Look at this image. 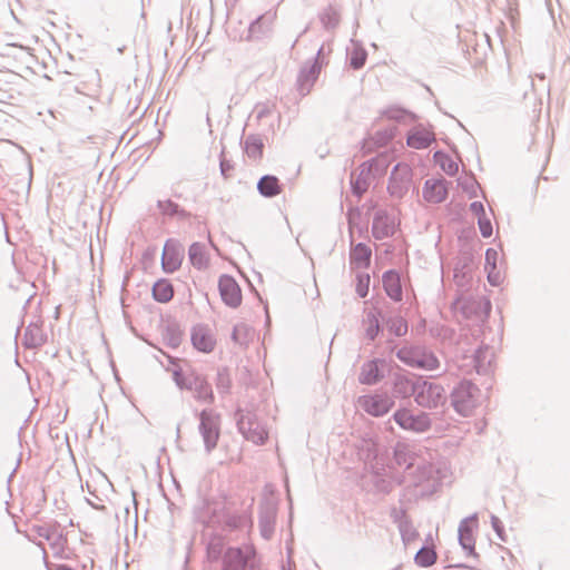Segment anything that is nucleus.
I'll use <instances>...</instances> for the list:
<instances>
[{
  "label": "nucleus",
  "mask_w": 570,
  "mask_h": 570,
  "mask_svg": "<svg viewBox=\"0 0 570 570\" xmlns=\"http://www.w3.org/2000/svg\"><path fill=\"white\" fill-rule=\"evenodd\" d=\"M191 343L196 350L203 353H210L215 347L216 341L208 327L196 325L191 330Z\"/></svg>",
  "instance_id": "obj_19"
},
{
  "label": "nucleus",
  "mask_w": 570,
  "mask_h": 570,
  "mask_svg": "<svg viewBox=\"0 0 570 570\" xmlns=\"http://www.w3.org/2000/svg\"><path fill=\"white\" fill-rule=\"evenodd\" d=\"M374 179L372 169L368 168L366 163H362L360 165V173L355 177L354 174L351 176V188L352 193L361 198L363 194L367 190L371 180Z\"/></svg>",
  "instance_id": "obj_23"
},
{
  "label": "nucleus",
  "mask_w": 570,
  "mask_h": 570,
  "mask_svg": "<svg viewBox=\"0 0 570 570\" xmlns=\"http://www.w3.org/2000/svg\"><path fill=\"white\" fill-rule=\"evenodd\" d=\"M323 51H324V47L322 46V47L318 49V51H317V53H316V57L314 58V59H317V61H318V62H321V57H322V55H323Z\"/></svg>",
  "instance_id": "obj_61"
},
{
  "label": "nucleus",
  "mask_w": 570,
  "mask_h": 570,
  "mask_svg": "<svg viewBox=\"0 0 570 570\" xmlns=\"http://www.w3.org/2000/svg\"><path fill=\"white\" fill-rule=\"evenodd\" d=\"M481 353H482L481 351H478V353L475 355V368H476L478 373H484L485 372L484 366L480 362Z\"/></svg>",
  "instance_id": "obj_60"
},
{
  "label": "nucleus",
  "mask_w": 570,
  "mask_h": 570,
  "mask_svg": "<svg viewBox=\"0 0 570 570\" xmlns=\"http://www.w3.org/2000/svg\"><path fill=\"white\" fill-rule=\"evenodd\" d=\"M322 69V63L314 59L308 66L302 67L297 77V87L299 94L305 96L311 91V88L317 80Z\"/></svg>",
  "instance_id": "obj_16"
},
{
  "label": "nucleus",
  "mask_w": 570,
  "mask_h": 570,
  "mask_svg": "<svg viewBox=\"0 0 570 570\" xmlns=\"http://www.w3.org/2000/svg\"><path fill=\"white\" fill-rule=\"evenodd\" d=\"M255 550L252 547H230L223 554L222 570H246L253 569L252 559Z\"/></svg>",
  "instance_id": "obj_7"
},
{
  "label": "nucleus",
  "mask_w": 570,
  "mask_h": 570,
  "mask_svg": "<svg viewBox=\"0 0 570 570\" xmlns=\"http://www.w3.org/2000/svg\"><path fill=\"white\" fill-rule=\"evenodd\" d=\"M91 504L92 508H95L96 510H100V511H104L105 510V507L104 505H96L91 502H89Z\"/></svg>",
  "instance_id": "obj_63"
},
{
  "label": "nucleus",
  "mask_w": 570,
  "mask_h": 570,
  "mask_svg": "<svg viewBox=\"0 0 570 570\" xmlns=\"http://www.w3.org/2000/svg\"><path fill=\"white\" fill-rule=\"evenodd\" d=\"M478 225L482 237L488 238L492 235V223L487 216L480 217L478 219Z\"/></svg>",
  "instance_id": "obj_51"
},
{
  "label": "nucleus",
  "mask_w": 570,
  "mask_h": 570,
  "mask_svg": "<svg viewBox=\"0 0 570 570\" xmlns=\"http://www.w3.org/2000/svg\"><path fill=\"white\" fill-rule=\"evenodd\" d=\"M448 196L446 180L441 179H428L423 187V197L430 203H442Z\"/></svg>",
  "instance_id": "obj_21"
},
{
  "label": "nucleus",
  "mask_w": 570,
  "mask_h": 570,
  "mask_svg": "<svg viewBox=\"0 0 570 570\" xmlns=\"http://www.w3.org/2000/svg\"><path fill=\"white\" fill-rule=\"evenodd\" d=\"M370 288V275L368 274H358L357 275V284H356V293L360 297H366Z\"/></svg>",
  "instance_id": "obj_48"
},
{
  "label": "nucleus",
  "mask_w": 570,
  "mask_h": 570,
  "mask_svg": "<svg viewBox=\"0 0 570 570\" xmlns=\"http://www.w3.org/2000/svg\"><path fill=\"white\" fill-rule=\"evenodd\" d=\"M174 296L171 283L165 278L158 279L153 286V297L156 302L168 303Z\"/></svg>",
  "instance_id": "obj_29"
},
{
  "label": "nucleus",
  "mask_w": 570,
  "mask_h": 570,
  "mask_svg": "<svg viewBox=\"0 0 570 570\" xmlns=\"http://www.w3.org/2000/svg\"><path fill=\"white\" fill-rule=\"evenodd\" d=\"M479 387L471 381L463 380L453 387L450 399L454 411L461 416H469L478 405Z\"/></svg>",
  "instance_id": "obj_3"
},
{
  "label": "nucleus",
  "mask_w": 570,
  "mask_h": 570,
  "mask_svg": "<svg viewBox=\"0 0 570 570\" xmlns=\"http://www.w3.org/2000/svg\"><path fill=\"white\" fill-rule=\"evenodd\" d=\"M208 558L210 560H218L220 557L223 558V549L220 543H210L207 549Z\"/></svg>",
  "instance_id": "obj_55"
},
{
  "label": "nucleus",
  "mask_w": 570,
  "mask_h": 570,
  "mask_svg": "<svg viewBox=\"0 0 570 570\" xmlns=\"http://www.w3.org/2000/svg\"><path fill=\"white\" fill-rule=\"evenodd\" d=\"M188 256L191 265L197 269H204L208 265V256L206 247L202 243H193L188 250Z\"/></svg>",
  "instance_id": "obj_28"
},
{
  "label": "nucleus",
  "mask_w": 570,
  "mask_h": 570,
  "mask_svg": "<svg viewBox=\"0 0 570 570\" xmlns=\"http://www.w3.org/2000/svg\"><path fill=\"white\" fill-rule=\"evenodd\" d=\"M273 22V14L265 13L257 17L248 27L247 40H261L267 37L272 31Z\"/></svg>",
  "instance_id": "obj_20"
},
{
  "label": "nucleus",
  "mask_w": 570,
  "mask_h": 570,
  "mask_svg": "<svg viewBox=\"0 0 570 570\" xmlns=\"http://www.w3.org/2000/svg\"><path fill=\"white\" fill-rule=\"evenodd\" d=\"M218 289L223 302L227 306L236 308L240 305L242 289L233 276L222 275L218 281Z\"/></svg>",
  "instance_id": "obj_10"
},
{
  "label": "nucleus",
  "mask_w": 570,
  "mask_h": 570,
  "mask_svg": "<svg viewBox=\"0 0 570 570\" xmlns=\"http://www.w3.org/2000/svg\"><path fill=\"white\" fill-rule=\"evenodd\" d=\"M478 522V514L463 519L459 525V543L463 550L466 551L468 556L478 557L475 552V541L473 538V523Z\"/></svg>",
  "instance_id": "obj_14"
},
{
  "label": "nucleus",
  "mask_w": 570,
  "mask_h": 570,
  "mask_svg": "<svg viewBox=\"0 0 570 570\" xmlns=\"http://www.w3.org/2000/svg\"><path fill=\"white\" fill-rule=\"evenodd\" d=\"M383 115L392 120L402 121L406 117L414 118V115L410 112L409 110L401 108V107H390L383 111Z\"/></svg>",
  "instance_id": "obj_47"
},
{
  "label": "nucleus",
  "mask_w": 570,
  "mask_h": 570,
  "mask_svg": "<svg viewBox=\"0 0 570 570\" xmlns=\"http://www.w3.org/2000/svg\"><path fill=\"white\" fill-rule=\"evenodd\" d=\"M257 190L262 196L272 198L281 194L282 187L276 176L265 175L258 180Z\"/></svg>",
  "instance_id": "obj_26"
},
{
  "label": "nucleus",
  "mask_w": 570,
  "mask_h": 570,
  "mask_svg": "<svg viewBox=\"0 0 570 570\" xmlns=\"http://www.w3.org/2000/svg\"><path fill=\"white\" fill-rule=\"evenodd\" d=\"M416 470L421 473V476L415 482V484H419L425 478H430L432 473V469L430 466H426L425 464L417 465Z\"/></svg>",
  "instance_id": "obj_59"
},
{
  "label": "nucleus",
  "mask_w": 570,
  "mask_h": 570,
  "mask_svg": "<svg viewBox=\"0 0 570 570\" xmlns=\"http://www.w3.org/2000/svg\"><path fill=\"white\" fill-rule=\"evenodd\" d=\"M382 283L386 295L394 302L402 301V285L400 274L390 269L386 271L382 276Z\"/></svg>",
  "instance_id": "obj_25"
},
{
  "label": "nucleus",
  "mask_w": 570,
  "mask_h": 570,
  "mask_svg": "<svg viewBox=\"0 0 570 570\" xmlns=\"http://www.w3.org/2000/svg\"><path fill=\"white\" fill-rule=\"evenodd\" d=\"M320 20L326 30H334L341 21V13L334 6H328L320 13Z\"/></svg>",
  "instance_id": "obj_32"
},
{
  "label": "nucleus",
  "mask_w": 570,
  "mask_h": 570,
  "mask_svg": "<svg viewBox=\"0 0 570 570\" xmlns=\"http://www.w3.org/2000/svg\"><path fill=\"white\" fill-rule=\"evenodd\" d=\"M498 252L494 248H488L485 252V269H497Z\"/></svg>",
  "instance_id": "obj_52"
},
{
  "label": "nucleus",
  "mask_w": 570,
  "mask_h": 570,
  "mask_svg": "<svg viewBox=\"0 0 570 570\" xmlns=\"http://www.w3.org/2000/svg\"><path fill=\"white\" fill-rule=\"evenodd\" d=\"M433 141V134L426 130H414L409 134L406 139L407 145L415 149L428 148Z\"/></svg>",
  "instance_id": "obj_31"
},
{
  "label": "nucleus",
  "mask_w": 570,
  "mask_h": 570,
  "mask_svg": "<svg viewBox=\"0 0 570 570\" xmlns=\"http://www.w3.org/2000/svg\"><path fill=\"white\" fill-rule=\"evenodd\" d=\"M372 234L375 239H384L393 236L394 222L385 210H377L374 214Z\"/></svg>",
  "instance_id": "obj_17"
},
{
  "label": "nucleus",
  "mask_w": 570,
  "mask_h": 570,
  "mask_svg": "<svg viewBox=\"0 0 570 570\" xmlns=\"http://www.w3.org/2000/svg\"><path fill=\"white\" fill-rule=\"evenodd\" d=\"M411 168L406 164H396L391 173L387 190L391 196L401 198L409 189Z\"/></svg>",
  "instance_id": "obj_9"
},
{
  "label": "nucleus",
  "mask_w": 570,
  "mask_h": 570,
  "mask_svg": "<svg viewBox=\"0 0 570 570\" xmlns=\"http://www.w3.org/2000/svg\"><path fill=\"white\" fill-rule=\"evenodd\" d=\"M232 386V379L226 367L218 368L216 376V389L219 393H228Z\"/></svg>",
  "instance_id": "obj_42"
},
{
  "label": "nucleus",
  "mask_w": 570,
  "mask_h": 570,
  "mask_svg": "<svg viewBox=\"0 0 570 570\" xmlns=\"http://www.w3.org/2000/svg\"><path fill=\"white\" fill-rule=\"evenodd\" d=\"M434 157L436 159L440 158V166L448 175L454 176L458 173V164L453 161V159H451L448 155L443 154L442 151H436Z\"/></svg>",
  "instance_id": "obj_43"
},
{
  "label": "nucleus",
  "mask_w": 570,
  "mask_h": 570,
  "mask_svg": "<svg viewBox=\"0 0 570 570\" xmlns=\"http://www.w3.org/2000/svg\"><path fill=\"white\" fill-rule=\"evenodd\" d=\"M36 533L50 542L52 548H61L66 542L65 537L61 533H56L53 529L38 525L35 528Z\"/></svg>",
  "instance_id": "obj_34"
},
{
  "label": "nucleus",
  "mask_w": 570,
  "mask_h": 570,
  "mask_svg": "<svg viewBox=\"0 0 570 570\" xmlns=\"http://www.w3.org/2000/svg\"><path fill=\"white\" fill-rule=\"evenodd\" d=\"M157 207L164 215L179 216L181 218H187L189 216L185 209H183L178 204L171 202L170 199L158 200Z\"/></svg>",
  "instance_id": "obj_35"
},
{
  "label": "nucleus",
  "mask_w": 570,
  "mask_h": 570,
  "mask_svg": "<svg viewBox=\"0 0 570 570\" xmlns=\"http://www.w3.org/2000/svg\"><path fill=\"white\" fill-rule=\"evenodd\" d=\"M366 165H368V168L372 169L373 177L376 178L377 176H383L389 167V159L384 155H380L377 157H374L367 161H365Z\"/></svg>",
  "instance_id": "obj_40"
},
{
  "label": "nucleus",
  "mask_w": 570,
  "mask_h": 570,
  "mask_svg": "<svg viewBox=\"0 0 570 570\" xmlns=\"http://www.w3.org/2000/svg\"><path fill=\"white\" fill-rule=\"evenodd\" d=\"M392 417L401 429L414 433L428 432L432 426L430 414L426 412L414 414L411 410L403 407L396 410Z\"/></svg>",
  "instance_id": "obj_6"
},
{
  "label": "nucleus",
  "mask_w": 570,
  "mask_h": 570,
  "mask_svg": "<svg viewBox=\"0 0 570 570\" xmlns=\"http://www.w3.org/2000/svg\"><path fill=\"white\" fill-rule=\"evenodd\" d=\"M183 261V253L171 240H167L161 254V267L165 273L176 272Z\"/></svg>",
  "instance_id": "obj_18"
},
{
  "label": "nucleus",
  "mask_w": 570,
  "mask_h": 570,
  "mask_svg": "<svg viewBox=\"0 0 570 570\" xmlns=\"http://www.w3.org/2000/svg\"><path fill=\"white\" fill-rule=\"evenodd\" d=\"M173 380L180 390L193 391L198 402L214 404L215 395L212 385L203 374L194 370L185 374L180 367H176L173 370Z\"/></svg>",
  "instance_id": "obj_1"
},
{
  "label": "nucleus",
  "mask_w": 570,
  "mask_h": 570,
  "mask_svg": "<svg viewBox=\"0 0 570 570\" xmlns=\"http://www.w3.org/2000/svg\"><path fill=\"white\" fill-rule=\"evenodd\" d=\"M399 531L405 544L413 541L417 535V531L413 528L411 520H403L400 522Z\"/></svg>",
  "instance_id": "obj_44"
},
{
  "label": "nucleus",
  "mask_w": 570,
  "mask_h": 570,
  "mask_svg": "<svg viewBox=\"0 0 570 570\" xmlns=\"http://www.w3.org/2000/svg\"><path fill=\"white\" fill-rule=\"evenodd\" d=\"M219 168L222 176L227 179L230 177L232 171L234 170V165L232 164L230 160L222 156L219 161Z\"/></svg>",
  "instance_id": "obj_54"
},
{
  "label": "nucleus",
  "mask_w": 570,
  "mask_h": 570,
  "mask_svg": "<svg viewBox=\"0 0 570 570\" xmlns=\"http://www.w3.org/2000/svg\"><path fill=\"white\" fill-rule=\"evenodd\" d=\"M461 312L466 318L485 320L491 313V302L484 296L466 297L461 301Z\"/></svg>",
  "instance_id": "obj_11"
},
{
  "label": "nucleus",
  "mask_w": 570,
  "mask_h": 570,
  "mask_svg": "<svg viewBox=\"0 0 570 570\" xmlns=\"http://www.w3.org/2000/svg\"><path fill=\"white\" fill-rule=\"evenodd\" d=\"M37 546L39 548H41V550L43 551V559H45V564H46V568L47 570H71V568L67 564H59V563H51V562H48L46 557V549H45V546L42 542H38Z\"/></svg>",
  "instance_id": "obj_53"
},
{
  "label": "nucleus",
  "mask_w": 570,
  "mask_h": 570,
  "mask_svg": "<svg viewBox=\"0 0 570 570\" xmlns=\"http://www.w3.org/2000/svg\"><path fill=\"white\" fill-rule=\"evenodd\" d=\"M264 144L256 136H248L245 140V153L249 158L257 159L263 154Z\"/></svg>",
  "instance_id": "obj_38"
},
{
  "label": "nucleus",
  "mask_w": 570,
  "mask_h": 570,
  "mask_svg": "<svg viewBox=\"0 0 570 570\" xmlns=\"http://www.w3.org/2000/svg\"><path fill=\"white\" fill-rule=\"evenodd\" d=\"M394 461L399 466L410 470L414 466V458L404 445H396L394 449Z\"/></svg>",
  "instance_id": "obj_37"
},
{
  "label": "nucleus",
  "mask_w": 570,
  "mask_h": 570,
  "mask_svg": "<svg viewBox=\"0 0 570 570\" xmlns=\"http://www.w3.org/2000/svg\"><path fill=\"white\" fill-rule=\"evenodd\" d=\"M421 376L414 374L411 375H397L394 380L393 391L396 396L415 399L416 386Z\"/></svg>",
  "instance_id": "obj_22"
},
{
  "label": "nucleus",
  "mask_w": 570,
  "mask_h": 570,
  "mask_svg": "<svg viewBox=\"0 0 570 570\" xmlns=\"http://www.w3.org/2000/svg\"><path fill=\"white\" fill-rule=\"evenodd\" d=\"M371 248L364 243H357L351 250L350 259L351 264L357 268L367 267L371 263Z\"/></svg>",
  "instance_id": "obj_27"
},
{
  "label": "nucleus",
  "mask_w": 570,
  "mask_h": 570,
  "mask_svg": "<svg viewBox=\"0 0 570 570\" xmlns=\"http://www.w3.org/2000/svg\"><path fill=\"white\" fill-rule=\"evenodd\" d=\"M414 401L419 406L436 409L445 404L446 395L442 385L420 377Z\"/></svg>",
  "instance_id": "obj_4"
},
{
  "label": "nucleus",
  "mask_w": 570,
  "mask_h": 570,
  "mask_svg": "<svg viewBox=\"0 0 570 570\" xmlns=\"http://www.w3.org/2000/svg\"><path fill=\"white\" fill-rule=\"evenodd\" d=\"M277 507L272 501H265L259 505L258 525L264 539H271L275 530Z\"/></svg>",
  "instance_id": "obj_12"
},
{
  "label": "nucleus",
  "mask_w": 570,
  "mask_h": 570,
  "mask_svg": "<svg viewBox=\"0 0 570 570\" xmlns=\"http://www.w3.org/2000/svg\"><path fill=\"white\" fill-rule=\"evenodd\" d=\"M308 28H309L308 26H307V27H305V29H304V30L298 35V37L295 39V41H294V43H293V47L297 43V41H298L299 37H302L304 33H306V32H307Z\"/></svg>",
  "instance_id": "obj_62"
},
{
  "label": "nucleus",
  "mask_w": 570,
  "mask_h": 570,
  "mask_svg": "<svg viewBox=\"0 0 570 570\" xmlns=\"http://www.w3.org/2000/svg\"><path fill=\"white\" fill-rule=\"evenodd\" d=\"M491 525L494 530V532L497 533L498 538L503 541V542H507V534H505V531H504V527H503V523L502 521L494 514H491Z\"/></svg>",
  "instance_id": "obj_50"
},
{
  "label": "nucleus",
  "mask_w": 570,
  "mask_h": 570,
  "mask_svg": "<svg viewBox=\"0 0 570 570\" xmlns=\"http://www.w3.org/2000/svg\"><path fill=\"white\" fill-rule=\"evenodd\" d=\"M367 59V52L363 48H355L352 51L351 58H350V66L354 70H358L364 67Z\"/></svg>",
  "instance_id": "obj_46"
},
{
  "label": "nucleus",
  "mask_w": 570,
  "mask_h": 570,
  "mask_svg": "<svg viewBox=\"0 0 570 570\" xmlns=\"http://www.w3.org/2000/svg\"><path fill=\"white\" fill-rule=\"evenodd\" d=\"M372 484L374 489L383 494H389L393 489V483L380 472L375 471L372 474Z\"/></svg>",
  "instance_id": "obj_41"
},
{
  "label": "nucleus",
  "mask_w": 570,
  "mask_h": 570,
  "mask_svg": "<svg viewBox=\"0 0 570 570\" xmlns=\"http://www.w3.org/2000/svg\"><path fill=\"white\" fill-rule=\"evenodd\" d=\"M381 312L376 309L368 311L364 322L367 324L365 335L370 341H374L381 332L380 317Z\"/></svg>",
  "instance_id": "obj_33"
},
{
  "label": "nucleus",
  "mask_w": 570,
  "mask_h": 570,
  "mask_svg": "<svg viewBox=\"0 0 570 570\" xmlns=\"http://www.w3.org/2000/svg\"><path fill=\"white\" fill-rule=\"evenodd\" d=\"M183 338V332L176 324H170L166 326V330L164 332V341L166 342V345L171 348H177Z\"/></svg>",
  "instance_id": "obj_36"
},
{
  "label": "nucleus",
  "mask_w": 570,
  "mask_h": 570,
  "mask_svg": "<svg viewBox=\"0 0 570 570\" xmlns=\"http://www.w3.org/2000/svg\"><path fill=\"white\" fill-rule=\"evenodd\" d=\"M394 138V134L391 130H379L375 132L374 137L372 138V141L374 145L381 147L385 146L387 142H390Z\"/></svg>",
  "instance_id": "obj_49"
},
{
  "label": "nucleus",
  "mask_w": 570,
  "mask_h": 570,
  "mask_svg": "<svg viewBox=\"0 0 570 570\" xmlns=\"http://www.w3.org/2000/svg\"><path fill=\"white\" fill-rule=\"evenodd\" d=\"M470 210L478 216V219L480 217H484L485 216V209H484V206L481 202H473L470 204Z\"/></svg>",
  "instance_id": "obj_57"
},
{
  "label": "nucleus",
  "mask_w": 570,
  "mask_h": 570,
  "mask_svg": "<svg viewBox=\"0 0 570 570\" xmlns=\"http://www.w3.org/2000/svg\"><path fill=\"white\" fill-rule=\"evenodd\" d=\"M396 355L406 365L425 371H433L440 365L438 357L432 352L400 350Z\"/></svg>",
  "instance_id": "obj_8"
},
{
  "label": "nucleus",
  "mask_w": 570,
  "mask_h": 570,
  "mask_svg": "<svg viewBox=\"0 0 570 570\" xmlns=\"http://www.w3.org/2000/svg\"><path fill=\"white\" fill-rule=\"evenodd\" d=\"M385 360L374 358L361 366L358 382L364 385L377 384L384 377Z\"/></svg>",
  "instance_id": "obj_13"
},
{
  "label": "nucleus",
  "mask_w": 570,
  "mask_h": 570,
  "mask_svg": "<svg viewBox=\"0 0 570 570\" xmlns=\"http://www.w3.org/2000/svg\"><path fill=\"white\" fill-rule=\"evenodd\" d=\"M488 271V281L491 285L497 286L500 284L501 277L500 273L497 269H487Z\"/></svg>",
  "instance_id": "obj_58"
},
{
  "label": "nucleus",
  "mask_w": 570,
  "mask_h": 570,
  "mask_svg": "<svg viewBox=\"0 0 570 570\" xmlns=\"http://www.w3.org/2000/svg\"><path fill=\"white\" fill-rule=\"evenodd\" d=\"M370 142H371V141L365 140V141H364V145H363V148H364V149L366 148L367 150H371V149H372V147L370 146Z\"/></svg>",
  "instance_id": "obj_64"
},
{
  "label": "nucleus",
  "mask_w": 570,
  "mask_h": 570,
  "mask_svg": "<svg viewBox=\"0 0 570 570\" xmlns=\"http://www.w3.org/2000/svg\"><path fill=\"white\" fill-rule=\"evenodd\" d=\"M414 561L420 567H430L436 561V552L433 548L422 547L416 552Z\"/></svg>",
  "instance_id": "obj_39"
},
{
  "label": "nucleus",
  "mask_w": 570,
  "mask_h": 570,
  "mask_svg": "<svg viewBox=\"0 0 570 570\" xmlns=\"http://www.w3.org/2000/svg\"><path fill=\"white\" fill-rule=\"evenodd\" d=\"M47 342V335L43 332L42 324L30 323L24 331L22 345L26 348H39Z\"/></svg>",
  "instance_id": "obj_24"
},
{
  "label": "nucleus",
  "mask_w": 570,
  "mask_h": 570,
  "mask_svg": "<svg viewBox=\"0 0 570 570\" xmlns=\"http://www.w3.org/2000/svg\"><path fill=\"white\" fill-rule=\"evenodd\" d=\"M387 326L390 332H392L395 336L401 337L407 333V323L402 317L390 318Z\"/></svg>",
  "instance_id": "obj_45"
},
{
  "label": "nucleus",
  "mask_w": 570,
  "mask_h": 570,
  "mask_svg": "<svg viewBox=\"0 0 570 570\" xmlns=\"http://www.w3.org/2000/svg\"><path fill=\"white\" fill-rule=\"evenodd\" d=\"M236 424L239 433L255 444H264L267 440V432L257 421L256 415L252 412L237 410L235 413Z\"/></svg>",
  "instance_id": "obj_5"
},
{
  "label": "nucleus",
  "mask_w": 570,
  "mask_h": 570,
  "mask_svg": "<svg viewBox=\"0 0 570 570\" xmlns=\"http://www.w3.org/2000/svg\"><path fill=\"white\" fill-rule=\"evenodd\" d=\"M391 518L393 519V521L397 524V527H400V522L403 521V520H410L405 513L404 510L402 509H396V508H393L391 510Z\"/></svg>",
  "instance_id": "obj_56"
},
{
  "label": "nucleus",
  "mask_w": 570,
  "mask_h": 570,
  "mask_svg": "<svg viewBox=\"0 0 570 570\" xmlns=\"http://www.w3.org/2000/svg\"><path fill=\"white\" fill-rule=\"evenodd\" d=\"M394 405V401L386 394H374L364 396L363 407L373 416H383Z\"/></svg>",
  "instance_id": "obj_15"
},
{
  "label": "nucleus",
  "mask_w": 570,
  "mask_h": 570,
  "mask_svg": "<svg viewBox=\"0 0 570 570\" xmlns=\"http://www.w3.org/2000/svg\"><path fill=\"white\" fill-rule=\"evenodd\" d=\"M198 432L202 435L205 451L212 453L218 444L220 438L222 417L213 409H204L198 413Z\"/></svg>",
  "instance_id": "obj_2"
},
{
  "label": "nucleus",
  "mask_w": 570,
  "mask_h": 570,
  "mask_svg": "<svg viewBox=\"0 0 570 570\" xmlns=\"http://www.w3.org/2000/svg\"><path fill=\"white\" fill-rule=\"evenodd\" d=\"M253 337L254 330L249 325L239 323L234 326L232 332V340L240 347H247Z\"/></svg>",
  "instance_id": "obj_30"
}]
</instances>
